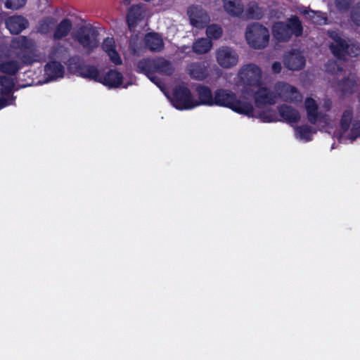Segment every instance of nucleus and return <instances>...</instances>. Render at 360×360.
<instances>
[{"label": "nucleus", "instance_id": "1a4fd4ad", "mask_svg": "<svg viewBox=\"0 0 360 360\" xmlns=\"http://www.w3.org/2000/svg\"><path fill=\"white\" fill-rule=\"evenodd\" d=\"M190 22H209L210 15L207 12L200 6L192 5L187 9Z\"/></svg>", "mask_w": 360, "mask_h": 360}, {"label": "nucleus", "instance_id": "6e6552de", "mask_svg": "<svg viewBox=\"0 0 360 360\" xmlns=\"http://www.w3.org/2000/svg\"><path fill=\"white\" fill-rule=\"evenodd\" d=\"M305 108L307 113L309 120L321 128H324L328 123V118L327 117H319L317 113V105L312 98H307L305 101Z\"/></svg>", "mask_w": 360, "mask_h": 360}, {"label": "nucleus", "instance_id": "20e7f679", "mask_svg": "<svg viewBox=\"0 0 360 360\" xmlns=\"http://www.w3.org/2000/svg\"><path fill=\"white\" fill-rule=\"evenodd\" d=\"M248 44L255 49H262L269 41V32L262 24H251L245 34Z\"/></svg>", "mask_w": 360, "mask_h": 360}, {"label": "nucleus", "instance_id": "f03ea898", "mask_svg": "<svg viewBox=\"0 0 360 360\" xmlns=\"http://www.w3.org/2000/svg\"><path fill=\"white\" fill-rule=\"evenodd\" d=\"M240 77L248 85L246 91L248 94L246 97L254 93L255 106L252 107V112L257 115L248 116L259 118L264 122H271L278 120L276 113L270 110L269 105L276 103L279 98L285 101H297L301 98L295 88L287 84H277L274 92H270L260 86L261 72L255 65H250L244 68L240 72Z\"/></svg>", "mask_w": 360, "mask_h": 360}, {"label": "nucleus", "instance_id": "aec40b11", "mask_svg": "<svg viewBox=\"0 0 360 360\" xmlns=\"http://www.w3.org/2000/svg\"><path fill=\"white\" fill-rule=\"evenodd\" d=\"M14 88L13 81L7 77H0V94L8 96Z\"/></svg>", "mask_w": 360, "mask_h": 360}, {"label": "nucleus", "instance_id": "e433bc0d", "mask_svg": "<svg viewBox=\"0 0 360 360\" xmlns=\"http://www.w3.org/2000/svg\"><path fill=\"white\" fill-rule=\"evenodd\" d=\"M111 80L113 82H116L117 79L115 77H111Z\"/></svg>", "mask_w": 360, "mask_h": 360}, {"label": "nucleus", "instance_id": "a878e982", "mask_svg": "<svg viewBox=\"0 0 360 360\" xmlns=\"http://www.w3.org/2000/svg\"><path fill=\"white\" fill-rule=\"evenodd\" d=\"M207 34L210 38L217 39L222 33L221 29L218 24H210L206 29Z\"/></svg>", "mask_w": 360, "mask_h": 360}, {"label": "nucleus", "instance_id": "2f4dec72", "mask_svg": "<svg viewBox=\"0 0 360 360\" xmlns=\"http://www.w3.org/2000/svg\"><path fill=\"white\" fill-rule=\"evenodd\" d=\"M5 22H27V20H25L22 16L21 15H13L11 17H8V18L5 19Z\"/></svg>", "mask_w": 360, "mask_h": 360}, {"label": "nucleus", "instance_id": "6ab92c4d", "mask_svg": "<svg viewBox=\"0 0 360 360\" xmlns=\"http://www.w3.org/2000/svg\"><path fill=\"white\" fill-rule=\"evenodd\" d=\"M146 41L148 46L152 50H160L163 46V41L157 34H148L146 37Z\"/></svg>", "mask_w": 360, "mask_h": 360}, {"label": "nucleus", "instance_id": "c85d7f7f", "mask_svg": "<svg viewBox=\"0 0 360 360\" xmlns=\"http://www.w3.org/2000/svg\"><path fill=\"white\" fill-rule=\"evenodd\" d=\"M7 29L12 34H19L25 28V24H6Z\"/></svg>", "mask_w": 360, "mask_h": 360}, {"label": "nucleus", "instance_id": "0eeeda50", "mask_svg": "<svg viewBox=\"0 0 360 360\" xmlns=\"http://www.w3.org/2000/svg\"><path fill=\"white\" fill-rule=\"evenodd\" d=\"M301 24H274L273 26V34L278 41H285L292 35L299 36L302 34Z\"/></svg>", "mask_w": 360, "mask_h": 360}, {"label": "nucleus", "instance_id": "f257e3e1", "mask_svg": "<svg viewBox=\"0 0 360 360\" xmlns=\"http://www.w3.org/2000/svg\"><path fill=\"white\" fill-rule=\"evenodd\" d=\"M138 69L144 73L155 83L165 96L170 99L173 105L179 110H188L200 105H219L226 107L233 111L244 115H257L252 110V105L247 101L246 90L243 95L237 98L234 94L223 89L215 91L214 97L207 87L198 89V99L191 96L189 90L184 85H179L173 90L170 95L160 84V76L169 75L173 72L172 66L167 60L160 58L155 60H143L138 64Z\"/></svg>", "mask_w": 360, "mask_h": 360}, {"label": "nucleus", "instance_id": "2eb2a0df", "mask_svg": "<svg viewBox=\"0 0 360 360\" xmlns=\"http://www.w3.org/2000/svg\"><path fill=\"white\" fill-rule=\"evenodd\" d=\"M58 21H60V22H86L87 20L83 19L81 17L75 15L74 14H70L66 17L61 18L60 13H58L55 16L47 17L45 19L44 22H56Z\"/></svg>", "mask_w": 360, "mask_h": 360}, {"label": "nucleus", "instance_id": "4be33fe9", "mask_svg": "<svg viewBox=\"0 0 360 360\" xmlns=\"http://www.w3.org/2000/svg\"><path fill=\"white\" fill-rule=\"evenodd\" d=\"M189 75L194 79H202L206 74L204 68L198 64H192L188 68Z\"/></svg>", "mask_w": 360, "mask_h": 360}, {"label": "nucleus", "instance_id": "72a5a7b5", "mask_svg": "<svg viewBox=\"0 0 360 360\" xmlns=\"http://www.w3.org/2000/svg\"><path fill=\"white\" fill-rule=\"evenodd\" d=\"M272 69L275 72H279L281 69V65L279 63H274L272 65Z\"/></svg>", "mask_w": 360, "mask_h": 360}, {"label": "nucleus", "instance_id": "5701e85b", "mask_svg": "<svg viewBox=\"0 0 360 360\" xmlns=\"http://www.w3.org/2000/svg\"><path fill=\"white\" fill-rule=\"evenodd\" d=\"M212 47V43L206 39L198 40L193 46V49L196 53H204L208 51Z\"/></svg>", "mask_w": 360, "mask_h": 360}, {"label": "nucleus", "instance_id": "dca6fc26", "mask_svg": "<svg viewBox=\"0 0 360 360\" xmlns=\"http://www.w3.org/2000/svg\"><path fill=\"white\" fill-rule=\"evenodd\" d=\"M114 41L111 39H108L104 41L103 49L108 54L111 60L116 65H119L122 63V60L118 53L114 49Z\"/></svg>", "mask_w": 360, "mask_h": 360}, {"label": "nucleus", "instance_id": "f3484780", "mask_svg": "<svg viewBox=\"0 0 360 360\" xmlns=\"http://www.w3.org/2000/svg\"><path fill=\"white\" fill-rule=\"evenodd\" d=\"M280 113L282 117L289 122H296L300 117V114L297 110L288 106L281 108Z\"/></svg>", "mask_w": 360, "mask_h": 360}, {"label": "nucleus", "instance_id": "423d86ee", "mask_svg": "<svg viewBox=\"0 0 360 360\" xmlns=\"http://www.w3.org/2000/svg\"><path fill=\"white\" fill-rule=\"evenodd\" d=\"M330 37L332 40L330 41V47L335 56L342 57L345 53H347L354 56L358 54L359 49L354 45H347L339 34L331 33Z\"/></svg>", "mask_w": 360, "mask_h": 360}, {"label": "nucleus", "instance_id": "473e14b6", "mask_svg": "<svg viewBox=\"0 0 360 360\" xmlns=\"http://www.w3.org/2000/svg\"><path fill=\"white\" fill-rule=\"evenodd\" d=\"M13 98L8 96V98H0V110L6 105L12 104Z\"/></svg>", "mask_w": 360, "mask_h": 360}, {"label": "nucleus", "instance_id": "7ed1b4c3", "mask_svg": "<svg viewBox=\"0 0 360 360\" xmlns=\"http://www.w3.org/2000/svg\"><path fill=\"white\" fill-rule=\"evenodd\" d=\"M69 68L73 74L84 78L94 79L108 88H126L131 84V82H125L121 74L117 71L111 70L104 76H101L95 67L88 65L71 64Z\"/></svg>", "mask_w": 360, "mask_h": 360}, {"label": "nucleus", "instance_id": "4c0bfd02", "mask_svg": "<svg viewBox=\"0 0 360 360\" xmlns=\"http://www.w3.org/2000/svg\"><path fill=\"white\" fill-rule=\"evenodd\" d=\"M56 36L57 37H61V35H60L58 33L56 34Z\"/></svg>", "mask_w": 360, "mask_h": 360}, {"label": "nucleus", "instance_id": "9b49d317", "mask_svg": "<svg viewBox=\"0 0 360 360\" xmlns=\"http://www.w3.org/2000/svg\"><path fill=\"white\" fill-rule=\"evenodd\" d=\"M149 13L143 5H134L131 6L127 13V22L143 21L147 20Z\"/></svg>", "mask_w": 360, "mask_h": 360}, {"label": "nucleus", "instance_id": "412c9836", "mask_svg": "<svg viewBox=\"0 0 360 360\" xmlns=\"http://www.w3.org/2000/svg\"><path fill=\"white\" fill-rule=\"evenodd\" d=\"M245 14L249 19L259 20L263 15V11L255 3H250L248 6Z\"/></svg>", "mask_w": 360, "mask_h": 360}, {"label": "nucleus", "instance_id": "ddd939ff", "mask_svg": "<svg viewBox=\"0 0 360 360\" xmlns=\"http://www.w3.org/2000/svg\"><path fill=\"white\" fill-rule=\"evenodd\" d=\"M223 6L224 10L231 15H239L244 11L240 0H223Z\"/></svg>", "mask_w": 360, "mask_h": 360}, {"label": "nucleus", "instance_id": "4468645a", "mask_svg": "<svg viewBox=\"0 0 360 360\" xmlns=\"http://www.w3.org/2000/svg\"><path fill=\"white\" fill-rule=\"evenodd\" d=\"M45 73L50 80L56 79L63 77L64 69L59 63L53 61L46 65Z\"/></svg>", "mask_w": 360, "mask_h": 360}, {"label": "nucleus", "instance_id": "cd10ccee", "mask_svg": "<svg viewBox=\"0 0 360 360\" xmlns=\"http://www.w3.org/2000/svg\"><path fill=\"white\" fill-rule=\"evenodd\" d=\"M27 0H6L5 5L11 9H18L25 6Z\"/></svg>", "mask_w": 360, "mask_h": 360}, {"label": "nucleus", "instance_id": "f8f14e48", "mask_svg": "<svg viewBox=\"0 0 360 360\" xmlns=\"http://www.w3.org/2000/svg\"><path fill=\"white\" fill-rule=\"evenodd\" d=\"M285 63L289 69L298 70L303 67L304 60L300 53H292L285 56Z\"/></svg>", "mask_w": 360, "mask_h": 360}, {"label": "nucleus", "instance_id": "bb28decb", "mask_svg": "<svg viewBox=\"0 0 360 360\" xmlns=\"http://www.w3.org/2000/svg\"><path fill=\"white\" fill-rule=\"evenodd\" d=\"M303 15L304 16V20H311L312 22H319V21L324 20H326V18H323L320 15L319 13L314 11H306L304 10L303 12Z\"/></svg>", "mask_w": 360, "mask_h": 360}, {"label": "nucleus", "instance_id": "9d476101", "mask_svg": "<svg viewBox=\"0 0 360 360\" xmlns=\"http://www.w3.org/2000/svg\"><path fill=\"white\" fill-rule=\"evenodd\" d=\"M217 58L219 65L224 68H230L238 62L236 54L229 49L224 48L217 52Z\"/></svg>", "mask_w": 360, "mask_h": 360}, {"label": "nucleus", "instance_id": "39448f33", "mask_svg": "<svg viewBox=\"0 0 360 360\" xmlns=\"http://www.w3.org/2000/svg\"><path fill=\"white\" fill-rule=\"evenodd\" d=\"M352 117L351 110H346L343 112L340 124V131L337 134L338 136L345 137L352 141L360 137V124L354 123L350 128Z\"/></svg>", "mask_w": 360, "mask_h": 360}, {"label": "nucleus", "instance_id": "393cba45", "mask_svg": "<svg viewBox=\"0 0 360 360\" xmlns=\"http://www.w3.org/2000/svg\"><path fill=\"white\" fill-rule=\"evenodd\" d=\"M20 68L18 64L14 61H9L0 64V71L8 74H15Z\"/></svg>", "mask_w": 360, "mask_h": 360}, {"label": "nucleus", "instance_id": "a211bd4d", "mask_svg": "<svg viewBox=\"0 0 360 360\" xmlns=\"http://www.w3.org/2000/svg\"><path fill=\"white\" fill-rule=\"evenodd\" d=\"M77 38L86 47H93L98 44L97 36L94 32L87 31V34L79 35Z\"/></svg>", "mask_w": 360, "mask_h": 360}, {"label": "nucleus", "instance_id": "c9c22d12", "mask_svg": "<svg viewBox=\"0 0 360 360\" xmlns=\"http://www.w3.org/2000/svg\"><path fill=\"white\" fill-rule=\"evenodd\" d=\"M131 2V0H123L122 3L125 5L129 4Z\"/></svg>", "mask_w": 360, "mask_h": 360}, {"label": "nucleus", "instance_id": "f704fd0d", "mask_svg": "<svg viewBox=\"0 0 360 360\" xmlns=\"http://www.w3.org/2000/svg\"><path fill=\"white\" fill-rule=\"evenodd\" d=\"M288 22H293V23H295V22H301L300 20H299L298 17L296 16V15H294V16H292L290 18H289V21Z\"/></svg>", "mask_w": 360, "mask_h": 360}, {"label": "nucleus", "instance_id": "c756f323", "mask_svg": "<svg viewBox=\"0 0 360 360\" xmlns=\"http://www.w3.org/2000/svg\"><path fill=\"white\" fill-rule=\"evenodd\" d=\"M353 0H335V4L340 10H347L352 4Z\"/></svg>", "mask_w": 360, "mask_h": 360}, {"label": "nucleus", "instance_id": "b1692460", "mask_svg": "<svg viewBox=\"0 0 360 360\" xmlns=\"http://www.w3.org/2000/svg\"><path fill=\"white\" fill-rule=\"evenodd\" d=\"M314 133V131L308 129L306 127H298L295 130V136L297 139L302 141H309Z\"/></svg>", "mask_w": 360, "mask_h": 360}, {"label": "nucleus", "instance_id": "7c9ffc66", "mask_svg": "<svg viewBox=\"0 0 360 360\" xmlns=\"http://www.w3.org/2000/svg\"><path fill=\"white\" fill-rule=\"evenodd\" d=\"M351 18L354 22H360V2L352 8Z\"/></svg>", "mask_w": 360, "mask_h": 360}]
</instances>
